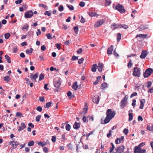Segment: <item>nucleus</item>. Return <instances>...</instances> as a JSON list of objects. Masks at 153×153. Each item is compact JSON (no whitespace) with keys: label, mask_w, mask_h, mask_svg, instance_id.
I'll list each match as a JSON object with an SVG mask.
<instances>
[{"label":"nucleus","mask_w":153,"mask_h":153,"mask_svg":"<svg viewBox=\"0 0 153 153\" xmlns=\"http://www.w3.org/2000/svg\"><path fill=\"white\" fill-rule=\"evenodd\" d=\"M113 7L115 10L118 11L121 13L125 12L126 10L124 9L123 6L119 3L115 7L114 6H113Z\"/></svg>","instance_id":"f257e3e1"},{"label":"nucleus","mask_w":153,"mask_h":153,"mask_svg":"<svg viewBox=\"0 0 153 153\" xmlns=\"http://www.w3.org/2000/svg\"><path fill=\"white\" fill-rule=\"evenodd\" d=\"M128 97V95H126L124 98L121 100L120 103V106L122 109L124 108L125 106L127 104Z\"/></svg>","instance_id":"f03ea898"},{"label":"nucleus","mask_w":153,"mask_h":153,"mask_svg":"<svg viewBox=\"0 0 153 153\" xmlns=\"http://www.w3.org/2000/svg\"><path fill=\"white\" fill-rule=\"evenodd\" d=\"M115 114V112L114 111H112L111 109H108L106 113V116L111 119L114 117Z\"/></svg>","instance_id":"7ed1b4c3"},{"label":"nucleus","mask_w":153,"mask_h":153,"mask_svg":"<svg viewBox=\"0 0 153 153\" xmlns=\"http://www.w3.org/2000/svg\"><path fill=\"white\" fill-rule=\"evenodd\" d=\"M153 72V70L150 68H147L144 73L143 76L145 78L149 76Z\"/></svg>","instance_id":"20e7f679"},{"label":"nucleus","mask_w":153,"mask_h":153,"mask_svg":"<svg viewBox=\"0 0 153 153\" xmlns=\"http://www.w3.org/2000/svg\"><path fill=\"white\" fill-rule=\"evenodd\" d=\"M140 68L135 67L134 68L133 75L134 76L139 77L140 76Z\"/></svg>","instance_id":"39448f33"},{"label":"nucleus","mask_w":153,"mask_h":153,"mask_svg":"<svg viewBox=\"0 0 153 153\" xmlns=\"http://www.w3.org/2000/svg\"><path fill=\"white\" fill-rule=\"evenodd\" d=\"M145 145L144 143H142L139 144L138 146H135L134 149V152H135L136 153V152H139L142 151V149H141V147Z\"/></svg>","instance_id":"423d86ee"},{"label":"nucleus","mask_w":153,"mask_h":153,"mask_svg":"<svg viewBox=\"0 0 153 153\" xmlns=\"http://www.w3.org/2000/svg\"><path fill=\"white\" fill-rule=\"evenodd\" d=\"M105 22V20L104 19L100 20L96 22L94 25V27L97 28L102 25Z\"/></svg>","instance_id":"0eeeda50"},{"label":"nucleus","mask_w":153,"mask_h":153,"mask_svg":"<svg viewBox=\"0 0 153 153\" xmlns=\"http://www.w3.org/2000/svg\"><path fill=\"white\" fill-rule=\"evenodd\" d=\"M124 147L123 146L117 147L115 149L116 152H113V153H122L124 150Z\"/></svg>","instance_id":"6e6552de"},{"label":"nucleus","mask_w":153,"mask_h":153,"mask_svg":"<svg viewBox=\"0 0 153 153\" xmlns=\"http://www.w3.org/2000/svg\"><path fill=\"white\" fill-rule=\"evenodd\" d=\"M38 73H37L34 75L33 74H31L30 75V77L31 79H32L33 82H35L36 81V79L38 78Z\"/></svg>","instance_id":"1a4fd4ad"},{"label":"nucleus","mask_w":153,"mask_h":153,"mask_svg":"<svg viewBox=\"0 0 153 153\" xmlns=\"http://www.w3.org/2000/svg\"><path fill=\"white\" fill-rule=\"evenodd\" d=\"M33 13L31 11H27L25 13V17L26 18H30L33 15Z\"/></svg>","instance_id":"9d476101"},{"label":"nucleus","mask_w":153,"mask_h":153,"mask_svg":"<svg viewBox=\"0 0 153 153\" xmlns=\"http://www.w3.org/2000/svg\"><path fill=\"white\" fill-rule=\"evenodd\" d=\"M9 144L12 146L13 148L15 149L19 144V143L17 141H12Z\"/></svg>","instance_id":"9b49d317"},{"label":"nucleus","mask_w":153,"mask_h":153,"mask_svg":"<svg viewBox=\"0 0 153 153\" xmlns=\"http://www.w3.org/2000/svg\"><path fill=\"white\" fill-rule=\"evenodd\" d=\"M61 84L60 80L59 79L54 82V85L55 87L59 88L60 87Z\"/></svg>","instance_id":"f8f14e48"},{"label":"nucleus","mask_w":153,"mask_h":153,"mask_svg":"<svg viewBox=\"0 0 153 153\" xmlns=\"http://www.w3.org/2000/svg\"><path fill=\"white\" fill-rule=\"evenodd\" d=\"M112 119L106 116L103 122H101L102 124H104L108 123Z\"/></svg>","instance_id":"ddd939ff"},{"label":"nucleus","mask_w":153,"mask_h":153,"mask_svg":"<svg viewBox=\"0 0 153 153\" xmlns=\"http://www.w3.org/2000/svg\"><path fill=\"white\" fill-rule=\"evenodd\" d=\"M124 136H121L119 138H117L115 141V143L117 144L118 143H120L121 142V141L124 140Z\"/></svg>","instance_id":"4468645a"},{"label":"nucleus","mask_w":153,"mask_h":153,"mask_svg":"<svg viewBox=\"0 0 153 153\" xmlns=\"http://www.w3.org/2000/svg\"><path fill=\"white\" fill-rule=\"evenodd\" d=\"M103 68V65L101 63H99L98 64V65L97 66V68L99 72H101L102 71V69Z\"/></svg>","instance_id":"2eb2a0df"},{"label":"nucleus","mask_w":153,"mask_h":153,"mask_svg":"<svg viewBox=\"0 0 153 153\" xmlns=\"http://www.w3.org/2000/svg\"><path fill=\"white\" fill-rule=\"evenodd\" d=\"M100 101L99 97L98 96L94 97L93 99V101L96 104H98Z\"/></svg>","instance_id":"dca6fc26"},{"label":"nucleus","mask_w":153,"mask_h":153,"mask_svg":"<svg viewBox=\"0 0 153 153\" xmlns=\"http://www.w3.org/2000/svg\"><path fill=\"white\" fill-rule=\"evenodd\" d=\"M113 50V46L112 45L110 46V47L108 48L107 51V53L109 55H111L112 53V51Z\"/></svg>","instance_id":"f3484780"},{"label":"nucleus","mask_w":153,"mask_h":153,"mask_svg":"<svg viewBox=\"0 0 153 153\" xmlns=\"http://www.w3.org/2000/svg\"><path fill=\"white\" fill-rule=\"evenodd\" d=\"M147 55L146 52L145 51H143L142 52L140 56V57L141 58L144 59L145 58Z\"/></svg>","instance_id":"a211bd4d"},{"label":"nucleus","mask_w":153,"mask_h":153,"mask_svg":"<svg viewBox=\"0 0 153 153\" xmlns=\"http://www.w3.org/2000/svg\"><path fill=\"white\" fill-rule=\"evenodd\" d=\"M97 66L96 64L93 65L91 67V71L93 72H96L97 69Z\"/></svg>","instance_id":"6ab92c4d"},{"label":"nucleus","mask_w":153,"mask_h":153,"mask_svg":"<svg viewBox=\"0 0 153 153\" xmlns=\"http://www.w3.org/2000/svg\"><path fill=\"white\" fill-rule=\"evenodd\" d=\"M37 143L39 146H41L42 147H43L47 144V143L45 142H38Z\"/></svg>","instance_id":"aec40b11"},{"label":"nucleus","mask_w":153,"mask_h":153,"mask_svg":"<svg viewBox=\"0 0 153 153\" xmlns=\"http://www.w3.org/2000/svg\"><path fill=\"white\" fill-rule=\"evenodd\" d=\"M147 36V34H140L139 35H137L136 37V38L139 37L141 38H146Z\"/></svg>","instance_id":"412c9836"},{"label":"nucleus","mask_w":153,"mask_h":153,"mask_svg":"<svg viewBox=\"0 0 153 153\" xmlns=\"http://www.w3.org/2000/svg\"><path fill=\"white\" fill-rule=\"evenodd\" d=\"M108 85L107 83L105 82H104L102 83L101 85V88L102 89H104L108 87Z\"/></svg>","instance_id":"4be33fe9"},{"label":"nucleus","mask_w":153,"mask_h":153,"mask_svg":"<svg viewBox=\"0 0 153 153\" xmlns=\"http://www.w3.org/2000/svg\"><path fill=\"white\" fill-rule=\"evenodd\" d=\"M67 95L68 97H70V99H72L74 97V95H72L71 92L70 91L68 92Z\"/></svg>","instance_id":"5701e85b"},{"label":"nucleus","mask_w":153,"mask_h":153,"mask_svg":"<svg viewBox=\"0 0 153 153\" xmlns=\"http://www.w3.org/2000/svg\"><path fill=\"white\" fill-rule=\"evenodd\" d=\"M33 50L32 48H30L29 49H28L26 50V53L27 54L30 55L32 53Z\"/></svg>","instance_id":"b1692460"},{"label":"nucleus","mask_w":153,"mask_h":153,"mask_svg":"<svg viewBox=\"0 0 153 153\" xmlns=\"http://www.w3.org/2000/svg\"><path fill=\"white\" fill-rule=\"evenodd\" d=\"M5 59L8 63L11 62V60L10 57L8 55H6L5 56Z\"/></svg>","instance_id":"393cba45"},{"label":"nucleus","mask_w":153,"mask_h":153,"mask_svg":"<svg viewBox=\"0 0 153 153\" xmlns=\"http://www.w3.org/2000/svg\"><path fill=\"white\" fill-rule=\"evenodd\" d=\"M147 129L149 131H153V125H152L151 127H150V125H148L147 128Z\"/></svg>","instance_id":"a878e982"},{"label":"nucleus","mask_w":153,"mask_h":153,"mask_svg":"<svg viewBox=\"0 0 153 153\" xmlns=\"http://www.w3.org/2000/svg\"><path fill=\"white\" fill-rule=\"evenodd\" d=\"M52 103V102H50L47 103L45 105H44V107L45 108H49L51 106V105Z\"/></svg>","instance_id":"bb28decb"},{"label":"nucleus","mask_w":153,"mask_h":153,"mask_svg":"<svg viewBox=\"0 0 153 153\" xmlns=\"http://www.w3.org/2000/svg\"><path fill=\"white\" fill-rule=\"evenodd\" d=\"M111 145L112 147L110 148V150L109 151V152L110 153L112 152L113 153V150L114 149L115 147H114V146L113 143H111Z\"/></svg>","instance_id":"cd10ccee"},{"label":"nucleus","mask_w":153,"mask_h":153,"mask_svg":"<svg viewBox=\"0 0 153 153\" xmlns=\"http://www.w3.org/2000/svg\"><path fill=\"white\" fill-rule=\"evenodd\" d=\"M121 35L120 33H118L117 35V40L118 42L120 41L121 39Z\"/></svg>","instance_id":"c85d7f7f"},{"label":"nucleus","mask_w":153,"mask_h":153,"mask_svg":"<svg viewBox=\"0 0 153 153\" xmlns=\"http://www.w3.org/2000/svg\"><path fill=\"white\" fill-rule=\"evenodd\" d=\"M79 19H80V22L82 23H84L85 22V19L82 16H79Z\"/></svg>","instance_id":"c756f323"},{"label":"nucleus","mask_w":153,"mask_h":153,"mask_svg":"<svg viewBox=\"0 0 153 153\" xmlns=\"http://www.w3.org/2000/svg\"><path fill=\"white\" fill-rule=\"evenodd\" d=\"M4 80L7 82H8L10 80V79L9 76H7L4 77Z\"/></svg>","instance_id":"7c9ffc66"},{"label":"nucleus","mask_w":153,"mask_h":153,"mask_svg":"<svg viewBox=\"0 0 153 153\" xmlns=\"http://www.w3.org/2000/svg\"><path fill=\"white\" fill-rule=\"evenodd\" d=\"M41 117V115H38L36 117V121L37 122H39L40 120V118Z\"/></svg>","instance_id":"2f4dec72"},{"label":"nucleus","mask_w":153,"mask_h":153,"mask_svg":"<svg viewBox=\"0 0 153 153\" xmlns=\"http://www.w3.org/2000/svg\"><path fill=\"white\" fill-rule=\"evenodd\" d=\"M133 114L132 113H129L128 114L129 118L128 121H131L133 119Z\"/></svg>","instance_id":"473e14b6"},{"label":"nucleus","mask_w":153,"mask_h":153,"mask_svg":"<svg viewBox=\"0 0 153 153\" xmlns=\"http://www.w3.org/2000/svg\"><path fill=\"white\" fill-rule=\"evenodd\" d=\"M111 2L110 0H106L105 2V6H108L111 4Z\"/></svg>","instance_id":"72a5a7b5"},{"label":"nucleus","mask_w":153,"mask_h":153,"mask_svg":"<svg viewBox=\"0 0 153 153\" xmlns=\"http://www.w3.org/2000/svg\"><path fill=\"white\" fill-rule=\"evenodd\" d=\"M66 6L70 10H74V7L73 6L71 5H69L68 4H67Z\"/></svg>","instance_id":"f704fd0d"},{"label":"nucleus","mask_w":153,"mask_h":153,"mask_svg":"<svg viewBox=\"0 0 153 153\" xmlns=\"http://www.w3.org/2000/svg\"><path fill=\"white\" fill-rule=\"evenodd\" d=\"M72 87L75 90H76V81L74 83V84L72 86Z\"/></svg>","instance_id":"c9c22d12"},{"label":"nucleus","mask_w":153,"mask_h":153,"mask_svg":"<svg viewBox=\"0 0 153 153\" xmlns=\"http://www.w3.org/2000/svg\"><path fill=\"white\" fill-rule=\"evenodd\" d=\"M34 142L33 141L31 140L28 142V146H32L34 145Z\"/></svg>","instance_id":"e433bc0d"},{"label":"nucleus","mask_w":153,"mask_h":153,"mask_svg":"<svg viewBox=\"0 0 153 153\" xmlns=\"http://www.w3.org/2000/svg\"><path fill=\"white\" fill-rule=\"evenodd\" d=\"M140 28L141 30H144L146 29H148V27L146 26H144L143 25H141L140 27Z\"/></svg>","instance_id":"4c0bfd02"},{"label":"nucleus","mask_w":153,"mask_h":153,"mask_svg":"<svg viewBox=\"0 0 153 153\" xmlns=\"http://www.w3.org/2000/svg\"><path fill=\"white\" fill-rule=\"evenodd\" d=\"M39 6L40 7H42L43 8H45L46 10H47L48 9L47 6L43 4H39Z\"/></svg>","instance_id":"58836bf2"},{"label":"nucleus","mask_w":153,"mask_h":153,"mask_svg":"<svg viewBox=\"0 0 153 153\" xmlns=\"http://www.w3.org/2000/svg\"><path fill=\"white\" fill-rule=\"evenodd\" d=\"M44 14L45 15H47L48 16H50L51 14V12H50L49 11H46L45 12Z\"/></svg>","instance_id":"ea45409f"},{"label":"nucleus","mask_w":153,"mask_h":153,"mask_svg":"<svg viewBox=\"0 0 153 153\" xmlns=\"http://www.w3.org/2000/svg\"><path fill=\"white\" fill-rule=\"evenodd\" d=\"M120 28H123L125 29H126L128 27V26L127 25H125L120 24Z\"/></svg>","instance_id":"a19ab883"},{"label":"nucleus","mask_w":153,"mask_h":153,"mask_svg":"<svg viewBox=\"0 0 153 153\" xmlns=\"http://www.w3.org/2000/svg\"><path fill=\"white\" fill-rule=\"evenodd\" d=\"M64 8L63 6L62 5H60L59 7L58 10L60 11H62L64 10Z\"/></svg>","instance_id":"79ce46f5"},{"label":"nucleus","mask_w":153,"mask_h":153,"mask_svg":"<svg viewBox=\"0 0 153 153\" xmlns=\"http://www.w3.org/2000/svg\"><path fill=\"white\" fill-rule=\"evenodd\" d=\"M87 120H88H88L93 121L94 120V118L90 116H87Z\"/></svg>","instance_id":"37998d69"},{"label":"nucleus","mask_w":153,"mask_h":153,"mask_svg":"<svg viewBox=\"0 0 153 153\" xmlns=\"http://www.w3.org/2000/svg\"><path fill=\"white\" fill-rule=\"evenodd\" d=\"M65 128L67 130L69 131L71 128V126L69 124H67L65 126Z\"/></svg>","instance_id":"c03bdc74"},{"label":"nucleus","mask_w":153,"mask_h":153,"mask_svg":"<svg viewBox=\"0 0 153 153\" xmlns=\"http://www.w3.org/2000/svg\"><path fill=\"white\" fill-rule=\"evenodd\" d=\"M84 61V59L82 58L78 60V63L79 64H81L83 63Z\"/></svg>","instance_id":"a18cd8bd"},{"label":"nucleus","mask_w":153,"mask_h":153,"mask_svg":"<svg viewBox=\"0 0 153 153\" xmlns=\"http://www.w3.org/2000/svg\"><path fill=\"white\" fill-rule=\"evenodd\" d=\"M82 120L84 122H88L87 117H86L85 116H84L82 118Z\"/></svg>","instance_id":"49530a36"},{"label":"nucleus","mask_w":153,"mask_h":153,"mask_svg":"<svg viewBox=\"0 0 153 153\" xmlns=\"http://www.w3.org/2000/svg\"><path fill=\"white\" fill-rule=\"evenodd\" d=\"M36 109L39 112H41L42 111V108L41 106H38L36 108Z\"/></svg>","instance_id":"de8ad7c7"},{"label":"nucleus","mask_w":153,"mask_h":153,"mask_svg":"<svg viewBox=\"0 0 153 153\" xmlns=\"http://www.w3.org/2000/svg\"><path fill=\"white\" fill-rule=\"evenodd\" d=\"M10 36V34L9 33H7L5 34L4 36L6 39H8Z\"/></svg>","instance_id":"09e8293b"},{"label":"nucleus","mask_w":153,"mask_h":153,"mask_svg":"<svg viewBox=\"0 0 153 153\" xmlns=\"http://www.w3.org/2000/svg\"><path fill=\"white\" fill-rule=\"evenodd\" d=\"M44 78V76L42 74H41L39 76V81L42 80Z\"/></svg>","instance_id":"8fccbe9b"},{"label":"nucleus","mask_w":153,"mask_h":153,"mask_svg":"<svg viewBox=\"0 0 153 153\" xmlns=\"http://www.w3.org/2000/svg\"><path fill=\"white\" fill-rule=\"evenodd\" d=\"M128 132V130L127 128H125L123 130V133L126 135Z\"/></svg>","instance_id":"3c124183"},{"label":"nucleus","mask_w":153,"mask_h":153,"mask_svg":"<svg viewBox=\"0 0 153 153\" xmlns=\"http://www.w3.org/2000/svg\"><path fill=\"white\" fill-rule=\"evenodd\" d=\"M85 5V3L83 1H81L79 4V5L81 7H84Z\"/></svg>","instance_id":"603ef678"},{"label":"nucleus","mask_w":153,"mask_h":153,"mask_svg":"<svg viewBox=\"0 0 153 153\" xmlns=\"http://www.w3.org/2000/svg\"><path fill=\"white\" fill-rule=\"evenodd\" d=\"M132 62H131V60L130 59L129 61V62H128V68L131 67V66L132 65Z\"/></svg>","instance_id":"864d4df0"},{"label":"nucleus","mask_w":153,"mask_h":153,"mask_svg":"<svg viewBox=\"0 0 153 153\" xmlns=\"http://www.w3.org/2000/svg\"><path fill=\"white\" fill-rule=\"evenodd\" d=\"M152 82L151 81H149L147 82V87L148 88H149L151 86V85H152Z\"/></svg>","instance_id":"5fc2aeb1"},{"label":"nucleus","mask_w":153,"mask_h":153,"mask_svg":"<svg viewBox=\"0 0 153 153\" xmlns=\"http://www.w3.org/2000/svg\"><path fill=\"white\" fill-rule=\"evenodd\" d=\"M46 36L48 39H52L51 35L50 33L47 34Z\"/></svg>","instance_id":"6e6d98bb"},{"label":"nucleus","mask_w":153,"mask_h":153,"mask_svg":"<svg viewBox=\"0 0 153 153\" xmlns=\"http://www.w3.org/2000/svg\"><path fill=\"white\" fill-rule=\"evenodd\" d=\"M114 26L115 27V28L116 29H118V28H120V24H114Z\"/></svg>","instance_id":"4d7b16f0"},{"label":"nucleus","mask_w":153,"mask_h":153,"mask_svg":"<svg viewBox=\"0 0 153 153\" xmlns=\"http://www.w3.org/2000/svg\"><path fill=\"white\" fill-rule=\"evenodd\" d=\"M82 48H79L77 50V53L80 54L82 52Z\"/></svg>","instance_id":"13d9d810"},{"label":"nucleus","mask_w":153,"mask_h":153,"mask_svg":"<svg viewBox=\"0 0 153 153\" xmlns=\"http://www.w3.org/2000/svg\"><path fill=\"white\" fill-rule=\"evenodd\" d=\"M148 92L149 93H152L153 92V87H152L150 88L149 90L148 91Z\"/></svg>","instance_id":"bf43d9fd"},{"label":"nucleus","mask_w":153,"mask_h":153,"mask_svg":"<svg viewBox=\"0 0 153 153\" xmlns=\"http://www.w3.org/2000/svg\"><path fill=\"white\" fill-rule=\"evenodd\" d=\"M43 150L44 152L45 153H47L48 151V148L46 147H44L43 149Z\"/></svg>","instance_id":"052dcab7"},{"label":"nucleus","mask_w":153,"mask_h":153,"mask_svg":"<svg viewBox=\"0 0 153 153\" xmlns=\"http://www.w3.org/2000/svg\"><path fill=\"white\" fill-rule=\"evenodd\" d=\"M137 95V92H134L131 94L130 96V98H132L134 96H136Z\"/></svg>","instance_id":"680f3d73"},{"label":"nucleus","mask_w":153,"mask_h":153,"mask_svg":"<svg viewBox=\"0 0 153 153\" xmlns=\"http://www.w3.org/2000/svg\"><path fill=\"white\" fill-rule=\"evenodd\" d=\"M146 150L144 149H143L142 150V151H140V152H136L135 153V152H134V153H146Z\"/></svg>","instance_id":"e2e57ef3"},{"label":"nucleus","mask_w":153,"mask_h":153,"mask_svg":"<svg viewBox=\"0 0 153 153\" xmlns=\"http://www.w3.org/2000/svg\"><path fill=\"white\" fill-rule=\"evenodd\" d=\"M22 1V0H17L15 1V3L18 4H20Z\"/></svg>","instance_id":"0e129e2a"},{"label":"nucleus","mask_w":153,"mask_h":153,"mask_svg":"<svg viewBox=\"0 0 153 153\" xmlns=\"http://www.w3.org/2000/svg\"><path fill=\"white\" fill-rule=\"evenodd\" d=\"M56 137L55 136H53L52 137L51 140L53 142H55L56 141Z\"/></svg>","instance_id":"69168bd1"},{"label":"nucleus","mask_w":153,"mask_h":153,"mask_svg":"<svg viewBox=\"0 0 153 153\" xmlns=\"http://www.w3.org/2000/svg\"><path fill=\"white\" fill-rule=\"evenodd\" d=\"M18 51L17 48L16 46H15L13 48V52L14 53H16Z\"/></svg>","instance_id":"338daca9"},{"label":"nucleus","mask_w":153,"mask_h":153,"mask_svg":"<svg viewBox=\"0 0 153 153\" xmlns=\"http://www.w3.org/2000/svg\"><path fill=\"white\" fill-rule=\"evenodd\" d=\"M41 49L42 51H44L46 49V48L45 45H43L41 46Z\"/></svg>","instance_id":"774afa93"}]
</instances>
